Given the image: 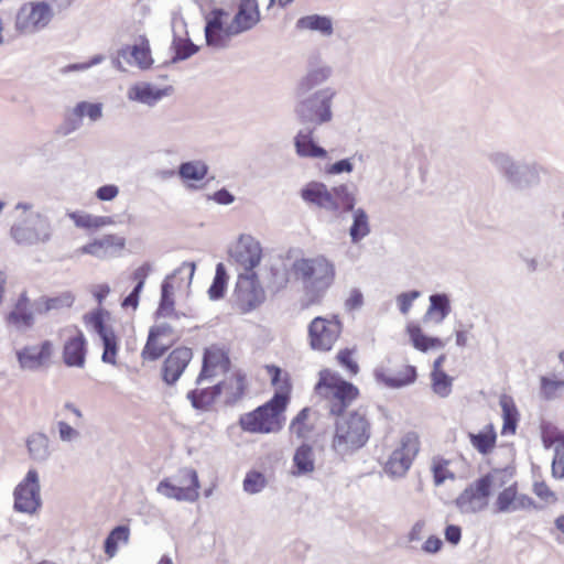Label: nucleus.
<instances>
[{"label":"nucleus","instance_id":"1","mask_svg":"<svg viewBox=\"0 0 564 564\" xmlns=\"http://www.w3.org/2000/svg\"><path fill=\"white\" fill-rule=\"evenodd\" d=\"M316 394L325 399V408L336 416L332 448L340 456L362 448L371 436V423L365 408L347 411L359 394L358 389L328 369L319 372Z\"/></svg>","mask_w":564,"mask_h":564},{"label":"nucleus","instance_id":"2","mask_svg":"<svg viewBox=\"0 0 564 564\" xmlns=\"http://www.w3.org/2000/svg\"><path fill=\"white\" fill-rule=\"evenodd\" d=\"M224 9H214L206 18V44L214 48H226L232 36L250 31L260 22L258 0H237V11L229 24L225 26Z\"/></svg>","mask_w":564,"mask_h":564},{"label":"nucleus","instance_id":"3","mask_svg":"<svg viewBox=\"0 0 564 564\" xmlns=\"http://www.w3.org/2000/svg\"><path fill=\"white\" fill-rule=\"evenodd\" d=\"M292 271L302 283L306 305L318 304L335 280V265L324 256L297 259Z\"/></svg>","mask_w":564,"mask_h":564},{"label":"nucleus","instance_id":"4","mask_svg":"<svg viewBox=\"0 0 564 564\" xmlns=\"http://www.w3.org/2000/svg\"><path fill=\"white\" fill-rule=\"evenodd\" d=\"M486 158L502 180L517 191L538 186L541 182V174L545 173V169L540 163L518 161L506 151H490Z\"/></svg>","mask_w":564,"mask_h":564},{"label":"nucleus","instance_id":"5","mask_svg":"<svg viewBox=\"0 0 564 564\" xmlns=\"http://www.w3.org/2000/svg\"><path fill=\"white\" fill-rule=\"evenodd\" d=\"M289 403L288 387L284 383L271 400L239 417L241 430L249 433H275L282 429L280 415Z\"/></svg>","mask_w":564,"mask_h":564},{"label":"nucleus","instance_id":"6","mask_svg":"<svg viewBox=\"0 0 564 564\" xmlns=\"http://www.w3.org/2000/svg\"><path fill=\"white\" fill-rule=\"evenodd\" d=\"M295 96L294 113L300 123L317 128L333 120L335 89L326 87L306 95L295 94Z\"/></svg>","mask_w":564,"mask_h":564},{"label":"nucleus","instance_id":"7","mask_svg":"<svg viewBox=\"0 0 564 564\" xmlns=\"http://www.w3.org/2000/svg\"><path fill=\"white\" fill-rule=\"evenodd\" d=\"M54 229L48 217L40 213H30L15 220L10 228V237L22 247H33L48 243Z\"/></svg>","mask_w":564,"mask_h":564},{"label":"nucleus","instance_id":"8","mask_svg":"<svg viewBox=\"0 0 564 564\" xmlns=\"http://www.w3.org/2000/svg\"><path fill=\"white\" fill-rule=\"evenodd\" d=\"M13 497V508L18 512L33 514L41 508V485L39 473L35 469H29L25 477L15 487Z\"/></svg>","mask_w":564,"mask_h":564},{"label":"nucleus","instance_id":"9","mask_svg":"<svg viewBox=\"0 0 564 564\" xmlns=\"http://www.w3.org/2000/svg\"><path fill=\"white\" fill-rule=\"evenodd\" d=\"M343 330L337 315L330 318L317 316L308 325V338L312 349L328 351L333 348Z\"/></svg>","mask_w":564,"mask_h":564},{"label":"nucleus","instance_id":"10","mask_svg":"<svg viewBox=\"0 0 564 564\" xmlns=\"http://www.w3.org/2000/svg\"><path fill=\"white\" fill-rule=\"evenodd\" d=\"M420 449L419 437L415 433H406L400 441V446L397 447L389 456L384 471L393 477H403L410 469L413 458Z\"/></svg>","mask_w":564,"mask_h":564},{"label":"nucleus","instance_id":"11","mask_svg":"<svg viewBox=\"0 0 564 564\" xmlns=\"http://www.w3.org/2000/svg\"><path fill=\"white\" fill-rule=\"evenodd\" d=\"M265 300V292L261 286L257 273L239 274L235 289V302L242 313H248L260 306Z\"/></svg>","mask_w":564,"mask_h":564},{"label":"nucleus","instance_id":"12","mask_svg":"<svg viewBox=\"0 0 564 564\" xmlns=\"http://www.w3.org/2000/svg\"><path fill=\"white\" fill-rule=\"evenodd\" d=\"M492 485V477L487 474L470 484L455 500L463 513H476L488 505Z\"/></svg>","mask_w":564,"mask_h":564},{"label":"nucleus","instance_id":"13","mask_svg":"<svg viewBox=\"0 0 564 564\" xmlns=\"http://www.w3.org/2000/svg\"><path fill=\"white\" fill-rule=\"evenodd\" d=\"M52 17V10L47 2L24 4L17 14L15 28L20 33L32 34L45 28Z\"/></svg>","mask_w":564,"mask_h":564},{"label":"nucleus","instance_id":"14","mask_svg":"<svg viewBox=\"0 0 564 564\" xmlns=\"http://www.w3.org/2000/svg\"><path fill=\"white\" fill-rule=\"evenodd\" d=\"M104 316V310L99 308L91 313L85 314L84 321L94 328V330L98 334L102 341V362L116 365V356L118 352V339L113 328L105 323Z\"/></svg>","mask_w":564,"mask_h":564},{"label":"nucleus","instance_id":"15","mask_svg":"<svg viewBox=\"0 0 564 564\" xmlns=\"http://www.w3.org/2000/svg\"><path fill=\"white\" fill-rule=\"evenodd\" d=\"M54 352L51 340H43L40 345H26L15 351L19 367L22 370L36 371L50 365Z\"/></svg>","mask_w":564,"mask_h":564},{"label":"nucleus","instance_id":"16","mask_svg":"<svg viewBox=\"0 0 564 564\" xmlns=\"http://www.w3.org/2000/svg\"><path fill=\"white\" fill-rule=\"evenodd\" d=\"M229 254L247 273H250L261 261L262 248L252 236L241 235L237 243L229 250Z\"/></svg>","mask_w":564,"mask_h":564},{"label":"nucleus","instance_id":"17","mask_svg":"<svg viewBox=\"0 0 564 564\" xmlns=\"http://www.w3.org/2000/svg\"><path fill=\"white\" fill-rule=\"evenodd\" d=\"M185 477L189 479L188 486H178L173 484L170 478L161 480L156 487V491L162 496L175 499L177 501L194 502L198 499L200 487L196 470H185Z\"/></svg>","mask_w":564,"mask_h":564},{"label":"nucleus","instance_id":"18","mask_svg":"<svg viewBox=\"0 0 564 564\" xmlns=\"http://www.w3.org/2000/svg\"><path fill=\"white\" fill-rule=\"evenodd\" d=\"M188 269V284H191L195 270L196 264L195 262H183L182 265L174 270V272L170 275H167L162 284H161V299L159 303V307L155 312V315L158 318L160 317H171L175 316L178 318V313L174 310V299H173V292L174 288L171 282L173 278L181 274L183 270Z\"/></svg>","mask_w":564,"mask_h":564},{"label":"nucleus","instance_id":"19","mask_svg":"<svg viewBox=\"0 0 564 564\" xmlns=\"http://www.w3.org/2000/svg\"><path fill=\"white\" fill-rule=\"evenodd\" d=\"M126 248V238L109 234L80 247L77 252L105 260L118 256Z\"/></svg>","mask_w":564,"mask_h":564},{"label":"nucleus","instance_id":"20","mask_svg":"<svg viewBox=\"0 0 564 564\" xmlns=\"http://www.w3.org/2000/svg\"><path fill=\"white\" fill-rule=\"evenodd\" d=\"M373 376L378 383L390 389H400L414 383L417 373L416 368L411 365H403L398 370H392L384 366H378L373 370Z\"/></svg>","mask_w":564,"mask_h":564},{"label":"nucleus","instance_id":"21","mask_svg":"<svg viewBox=\"0 0 564 564\" xmlns=\"http://www.w3.org/2000/svg\"><path fill=\"white\" fill-rule=\"evenodd\" d=\"M6 322L19 333H25L33 328L35 315L31 310L26 291L20 293L13 308L7 314Z\"/></svg>","mask_w":564,"mask_h":564},{"label":"nucleus","instance_id":"22","mask_svg":"<svg viewBox=\"0 0 564 564\" xmlns=\"http://www.w3.org/2000/svg\"><path fill=\"white\" fill-rule=\"evenodd\" d=\"M192 357L191 348L177 347L172 350L163 362L161 369L162 380L169 386L174 384L186 369Z\"/></svg>","mask_w":564,"mask_h":564},{"label":"nucleus","instance_id":"23","mask_svg":"<svg viewBox=\"0 0 564 564\" xmlns=\"http://www.w3.org/2000/svg\"><path fill=\"white\" fill-rule=\"evenodd\" d=\"M333 69L325 63L318 64L313 58L308 62L307 73L299 80L295 94L306 95L325 83L332 76Z\"/></svg>","mask_w":564,"mask_h":564},{"label":"nucleus","instance_id":"24","mask_svg":"<svg viewBox=\"0 0 564 564\" xmlns=\"http://www.w3.org/2000/svg\"><path fill=\"white\" fill-rule=\"evenodd\" d=\"M76 334L69 337L63 347V361L67 367L83 368L86 361L87 341L82 330L74 327Z\"/></svg>","mask_w":564,"mask_h":564},{"label":"nucleus","instance_id":"25","mask_svg":"<svg viewBox=\"0 0 564 564\" xmlns=\"http://www.w3.org/2000/svg\"><path fill=\"white\" fill-rule=\"evenodd\" d=\"M316 128L314 127H304L294 137L295 153L300 158H326L327 151L314 141L313 134Z\"/></svg>","mask_w":564,"mask_h":564},{"label":"nucleus","instance_id":"26","mask_svg":"<svg viewBox=\"0 0 564 564\" xmlns=\"http://www.w3.org/2000/svg\"><path fill=\"white\" fill-rule=\"evenodd\" d=\"M302 198L311 204L326 210L336 209L337 205L333 199L332 189H328L324 183L311 182L301 191Z\"/></svg>","mask_w":564,"mask_h":564},{"label":"nucleus","instance_id":"27","mask_svg":"<svg viewBox=\"0 0 564 564\" xmlns=\"http://www.w3.org/2000/svg\"><path fill=\"white\" fill-rule=\"evenodd\" d=\"M167 91L169 88H156L150 83H137L128 89L127 97L131 101L153 107L167 95Z\"/></svg>","mask_w":564,"mask_h":564},{"label":"nucleus","instance_id":"28","mask_svg":"<svg viewBox=\"0 0 564 564\" xmlns=\"http://www.w3.org/2000/svg\"><path fill=\"white\" fill-rule=\"evenodd\" d=\"M221 383L226 405L232 406L243 398L247 389V378L243 372L236 371L228 380Z\"/></svg>","mask_w":564,"mask_h":564},{"label":"nucleus","instance_id":"29","mask_svg":"<svg viewBox=\"0 0 564 564\" xmlns=\"http://www.w3.org/2000/svg\"><path fill=\"white\" fill-rule=\"evenodd\" d=\"M451 300L446 293H435L430 296V305L424 315V319H432L435 324H441L451 313Z\"/></svg>","mask_w":564,"mask_h":564},{"label":"nucleus","instance_id":"30","mask_svg":"<svg viewBox=\"0 0 564 564\" xmlns=\"http://www.w3.org/2000/svg\"><path fill=\"white\" fill-rule=\"evenodd\" d=\"M30 457L39 463L46 462L51 456L50 438L45 433L36 432L26 438Z\"/></svg>","mask_w":564,"mask_h":564},{"label":"nucleus","instance_id":"31","mask_svg":"<svg viewBox=\"0 0 564 564\" xmlns=\"http://www.w3.org/2000/svg\"><path fill=\"white\" fill-rule=\"evenodd\" d=\"M223 393V383H217L212 388L202 389V390H191L187 393V399L191 401V404L196 410H207Z\"/></svg>","mask_w":564,"mask_h":564},{"label":"nucleus","instance_id":"32","mask_svg":"<svg viewBox=\"0 0 564 564\" xmlns=\"http://www.w3.org/2000/svg\"><path fill=\"white\" fill-rule=\"evenodd\" d=\"M296 28L300 30L316 31L324 36H330L334 32L332 19L319 14H311L300 18L296 21Z\"/></svg>","mask_w":564,"mask_h":564},{"label":"nucleus","instance_id":"33","mask_svg":"<svg viewBox=\"0 0 564 564\" xmlns=\"http://www.w3.org/2000/svg\"><path fill=\"white\" fill-rule=\"evenodd\" d=\"M351 213L352 224L349 228V237L350 241L356 245L371 232V227L369 216L364 208H356Z\"/></svg>","mask_w":564,"mask_h":564},{"label":"nucleus","instance_id":"34","mask_svg":"<svg viewBox=\"0 0 564 564\" xmlns=\"http://www.w3.org/2000/svg\"><path fill=\"white\" fill-rule=\"evenodd\" d=\"M221 364H229V359L219 350L206 349L203 356L202 370L197 377L196 383L200 384L204 379L214 376V370Z\"/></svg>","mask_w":564,"mask_h":564},{"label":"nucleus","instance_id":"35","mask_svg":"<svg viewBox=\"0 0 564 564\" xmlns=\"http://www.w3.org/2000/svg\"><path fill=\"white\" fill-rule=\"evenodd\" d=\"M408 333L414 348L420 351L425 352L433 348H443L445 345L442 339L425 335L419 325H409Z\"/></svg>","mask_w":564,"mask_h":564},{"label":"nucleus","instance_id":"36","mask_svg":"<svg viewBox=\"0 0 564 564\" xmlns=\"http://www.w3.org/2000/svg\"><path fill=\"white\" fill-rule=\"evenodd\" d=\"M499 404L502 409V434H513L517 430L518 424V410L511 397L501 395L499 400Z\"/></svg>","mask_w":564,"mask_h":564},{"label":"nucleus","instance_id":"37","mask_svg":"<svg viewBox=\"0 0 564 564\" xmlns=\"http://www.w3.org/2000/svg\"><path fill=\"white\" fill-rule=\"evenodd\" d=\"M293 463L296 470L294 475H305L312 473L315 468L314 452L311 445L302 444L295 451Z\"/></svg>","mask_w":564,"mask_h":564},{"label":"nucleus","instance_id":"38","mask_svg":"<svg viewBox=\"0 0 564 564\" xmlns=\"http://www.w3.org/2000/svg\"><path fill=\"white\" fill-rule=\"evenodd\" d=\"M208 165L202 160L183 162L178 165L177 174L184 181H202L208 174Z\"/></svg>","mask_w":564,"mask_h":564},{"label":"nucleus","instance_id":"39","mask_svg":"<svg viewBox=\"0 0 564 564\" xmlns=\"http://www.w3.org/2000/svg\"><path fill=\"white\" fill-rule=\"evenodd\" d=\"M333 199L337 205L336 209H330L333 213H348L355 208L356 197L352 192L349 191L346 184H340L332 188Z\"/></svg>","mask_w":564,"mask_h":564},{"label":"nucleus","instance_id":"40","mask_svg":"<svg viewBox=\"0 0 564 564\" xmlns=\"http://www.w3.org/2000/svg\"><path fill=\"white\" fill-rule=\"evenodd\" d=\"M130 536V529L128 525L115 527L104 542L105 553L109 557H113L118 551V543H128Z\"/></svg>","mask_w":564,"mask_h":564},{"label":"nucleus","instance_id":"41","mask_svg":"<svg viewBox=\"0 0 564 564\" xmlns=\"http://www.w3.org/2000/svg\"><path fill=\"white\" fill-rule=\"evenodd\" d=\"M172 47L175 51L172 63L187 59L199 50V47L195 45L189 39H182L176 34H174Z\"/></svg>","mask_w":564,"mask_h":564},{"label":"nucleus","instance_id":"42","mask_svg":"<svg viewBox=\"0 0 564 564\" xmlns=\"http://www.w3.org/2000/svg\"><path fill=\"white\" fill-rule=\"evenodd\" d=\"M470 443L480 454H488L495 447L496 444V433L490 426L488 432H479V433H469Z\"/></svg>","mask_w":564,"mask_h":564},{"label":"nucleus","instance_id":"43","mask_svg":"<svg viewBox=\"0 0 564 564\" xmlns=\"http://www.w3.org/2000/svg\"><path fill=\"white\" fill-rule=\"evenodd\" d=\"M228 275L223 263L216 265V272L212 285L208 289L210 300H219L224 297L227 288Z\"/></svg>","mask_w":564,"mask_h":564},{"label":"nucleus","instance_id":"44","mask_svg":"<svg viewBox=\"0 0 564 564\" xmlns=\"http://www.w3.org/2000/svg\"><path fill=\"white\" fill-rule=\"evenodd\" d=\"M130 57L132 58V63L137 64L142 69H147L151 66L153 61L149 42L145 37H142L141 44L131 46Z\"/></svg>","mask_w":564,"mask_h":564},{"label":"nucleus","instance_id":"45","mask_svg":"<svg viewBox=\"0 0 564 564\" xmlns=\"http://www.w3.org/2000/svg\"><path fill=\"white\" fill-rule=\"evenodd\" d=\"M432 389L435 394L441 398H446L452 391L453 378L446 372H432Z\"/></svg>","mask_w":564,"mask_h":564},{"label":"nucleus","instance_id":"46","mask_svg":"<svg viewBox=\"0 0 564 564\" xmlns=\"http://www.w3.org/2000/svg\"><path fill=\"white\" fill-rule=\"evenodd\" d=\"M82 123L83 118L74 107V109L65 116V119L63 123L58 126L56 133L62 137H66L73 133L74 131L78 130L82 127Z\"/></svg>","mask_w":564,"mask_h":564},{"label":"nucleus","instance_id":"47","mask_svg":"<svg viewBox=\"0 0 564 564\" xmlns=\"http://www.w3.org/2000/svg\"><path fill=\"white\" fill-rule=\"evenodd\" d=\"M267 480L260 471H249L243 479V490L254 495L265 487Z\"/></svg>","mask_w":564,"mask_h":564},{"label":"nucleus","instance_id":"48","mask_svg":"<svg viewBox=\"0 0 564 564\" xmlns=\"http://www.w3.org/2000/svg\"><path fill=\"white\" fill-rule=\"evenodd\" d=\"M167 348V345H159L158 339L151 340V336L148 335V340L142 349L141 356L144 360L154 361L161 358Z\"/></svg>","mask_w":564,"mask_h":564},{"label":"nucleus","instance_id":"49","mask_svg":"<svg viewBox=\"0 0 564 564\" xmlns=\"http://www.w3.org/2000/svg\"><path fill=\"white\" fill-rule=\"evenodd\" d=\"M517 487L514 485L503 489L497 497L496 506L499 512H511L516 499Z\"/></svg>","mask_w":564,"mask_h":564},{"label":"nucleus","instance_id":"50","mask_svg":"<svg viewBox=\"0 0 564 564\" xmlns=\"http://www.w3.org/2000/svg\"><path fill=\"white\" fill-rule=\"evenodd\" d=\"M75 295L72 291H64L55 296H47L50 311H59L70 307L75 302Z\"/></svg>","mask_w":564,"mask_h":564},{"label":"nucleus","instance_id":"51","mask_svg":"<svg viewBox=\"0 0 564 564\" xmlns=\"http://www.w3.org/2000/svg\"><path fill=\"white\" fill-rule=\"evenodd\" d=\"M552 476L557 479L564 478V436L560 440L554 449Z\"/></svg>","mask_w":564,"mask_h":564},{"label":"nucleus","instance_id":"52","mask_svg":"<svg viewBox=\"0 0 564 564\" xmlns=\"http://www.w3.org/2000/svg\"><path fill=\"white\" fill-rule=\"evenodd\" d=\"M56 426L59 441L63 443H74L82 438L80 432L65 421H58Z\"/></svg>","mask_w":564,"mask_h":564},{"label":"nucleus","instance_id":"53","mask_svg":"<svg viewBox=\"0 0 564 564\" xmlns=\"http://www.w3.org/2000/svg\"><path fill=\"white\" fill-rule=\"evenodd\" d=\"M76 111L83 118L87 116L91 121H97L102 117V106L101 104H91L87 101H80L76 106Z\"/></svg>","mask_w":564,"mask_h":564},{"label":"nucleus","instance_id":"54","mask_svg":"<svg viewBox=\"0 0 564 564\" xmlns=\"http://www.w3.org/2000/svg\"><path fill=\"white\" fill-rule=\"evenodd\" d=\"M421 293L416 290L403 292L397 296V303L402 314H408L412 307L413 301L420 297Z\"/></svg>","mask_w":564,"mask_h":564},{"label":"nucleus","instance_id":"55","mask_svg":"<svg viewBox=\"0 0 564 564\" xmlns=\"http://www.w3.org/2000/svg\"><path fill=\"white\" fill-rule=\"evenodd\" d=\"M267 370H268L269 375L271 376L272 384L276 387V391H280L281 386H283L284 383L286 384L288 397L290 398L291 384L289 382L288 376L285 375L284 378H282L283 373H282L281 368H279L278 366H274V365L267 366Z\"/></svg>","mask_w":564,"mask_h":564},{"label":"nucleus","instance_id":"56","mask_svg":"<svg viewBox=\"0 0 564 564\" xmlns=\"http://www.w3.org/2000/svg\"><path fill=\"white\" fill-rule=\"evenodd\" d=\"M560 384L557 380L549 379L547 377L541 378V394L546 400H552L557 397V391L560 390Z\"/></svg>","mask_w":564,"mask_h":564},{"label":"nucleus","instance_id":"57","mask_svg":"<svg viewBox=\"0 0 564 564\" xmlns=\"http://www.w3.org/2000/svg\"><path fill=\"white\" fill-rule=\"evenodd\" d=\"M338 362L345 367L350 375L355 376L359 371L358 364L351 358V350L348 348L341 349L337 355Z\"/></svg>","mask_w":564,"mask_h":564},{"label":"nucleus","instance_id":"58","mask_svg":"<svg viewBox=\"0 0 564 564\" xmlns=\"http://www.w3.org/2000/svg\"><path fill=\"white\" fill-rule=\"evenodd\" d=\"M67 216L74 221L76 227L93 229L94 215L83 212H69Z\"/></svg>","mask_w":564,"mask_h":564},{"label":"nucleus","instance_id":"59","mask_svg":"<svg viewBox=\"0 0 564 564\" xmlns=\"http://www.w3.org/2000/svg\"><path fill=\"white\" fill-rule=\"evenodd\" d=\"M270 273L273 278V281L268 283V289L275 293L286 285L288 278L285 272L276 268H271Z\"/></svg>","mask_w":564,"mask_h":564},{"label":"nucleus","instance_id":"60","mask_svg":"<svg viewBox=\"0 0 564 564\" xmlns=\"http://www.w3.org/2000/svg\"><path fill=\"white\" fill-rule=\"evenodd\" d=\"M118 194L119 188L117 185L113 184L102 185L96 191V197L102 202H110L115 199L118 196Z\"/></svg>","mask_w":564,"mask_h":564},{"label":"nucleus","instance_id":"61","mask_svg":"<svg viewBox=\"0 0 564 564\" xmlns=\"http://www.w3.org/2000/svg\"><path fill=\"white\" fill-rule=\"evenodd\" d=\"M530 508L541 509L542 507L538 506L531 497L527 495H518L516 491V499L513 502L512 511L525 510Z\"/></svg>","mask_w":564,"mask_h":564},{"label":"nucleus","instance_id":"62","mask_svg":"<svg viewBox=\"0 0 564 564\" xmlns=\"http://www.w3.org/2000/svg\"><path fill=\"white\" fill-rule=\"evenodd\" d=\"M364 305V295L359 289H352L348 299L345 302L347 311H355Z\"/></svg>","mask_w":564,"mask_h":564},{"label":"nucleus","instance_id":"63","mask_svg":"<svg viewBox=\"0 0 564 564\" xmlns=\"http://www.w3.org/2000/svg\"><path fill=\"white\" fill-rule=\"evenodd\" d=\"M354 170V164L350 159H343L336 161L327 167V173L329 174H341V173H350Z\"/></svg>","mask_w":564,"mask_h":564},{"label":"nucleus","instance_id":"64","mask_svg":"<svg viewBox=\"0 0 564 564\" xmlns=\"http://www.w3.org/2000/svg\"><path fill=\"white\" fill-rule=\"evenodd\" d=\"M444 535H445V540L448 543L456 545L459 543V541L462 539V529L459 525L448 524L445 528Z\"/></svg>","mask_w":564,"mask_h":564}]
</instances>
